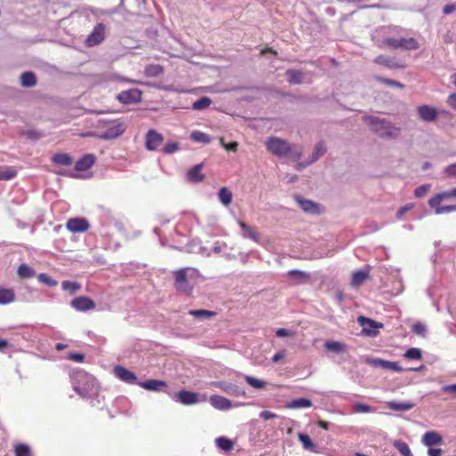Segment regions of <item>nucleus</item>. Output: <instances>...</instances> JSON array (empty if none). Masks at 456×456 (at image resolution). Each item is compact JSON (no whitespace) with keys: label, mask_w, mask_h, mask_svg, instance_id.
<instances>
[{"label":"nucleus","mask_w":456,"mask_h":456,"mask_svg":"<svg viewBox=\"0 0 456 456\" xmlns=\"http://www.w3.org/2000/svg\"><path fill=\"white\" fill-rule=\"evenodd\" d=\"M73 388L82 397L95 395L99 392L95 378L85 370H78L74 374Z\"/></svg>","instance_id":"f257e3e1"},{"label":"nucleus","mask_w":456,"mask_h":456,"mask_svg":"<svg viewBox=\"0 0 456 456\" xmlns=\"http://www.w3.org/2000/svg\"><path fill=\"white\" fill-rule=\"evenodd\" d=\"M364 121L372 132L382 138H396L400 134V128L384 118L366 117Z\"/></svg>","instance_id":"f03ea898"},{"label":"nucleus","mask_w":456,"mask_h":456,"mask_svg":"<svg viewBox=\"0 0 456 456\" xmlns=\"http://www.w3.org/2000/svg\"><path fill=\"white\" fill-rule=\"evenodd\" d=\"M266 149L273 155L278 157L292 156L295 160L301 158L300 151H293L289 142L279 137H270L267 139Z\"/></svg>","instance_id":"7ed1b4c3"},{"label":"nucleus","mask_w":456,"mask_h":456,"mask_svg":"<svg viewBox=\"0 0 456 456\" xmlns=\"http://www.w3.org/2000/svg\"><path fill=\"white\" fill-rule=\"evenodd\" d=\"M188 272L197 273V270L192 268H182L174 272V286L178 290L186 295H190L192 292L193 286L189 282Z\"/></svg>","instance_id":"20e7f679"},{"label":"nucleus","mask_w":456,"mask_h":456,"mask_svg":"<svg viewBox=\"0 0 456 456\" xmlns=\"http://www.w3.org/2000/svg\"><path fill=\"white\" fill-rule=\"evenodd\" d=\"M102 128L104 131L100 134V138L104 140L115 139L121 135L125 127L124 125L118 120L102 121Z\"/></svg>","instance_id":"39448f33"},{"label":"nucleus","mask_w":456,"mask_h":456,"mask_svg":"<svg viewBox=\"0 0 456 456\" xmlns=\"http://www.w3.org/2000/svg\"><path fill=\"white\" fill-rule=\"evenodd\" d=\"M384 44L394 49L416 50L419 48V44L413 37L394 38L387 37L384 39Z\"/></svg>","instance_id":"423d86ee"},{"label":"nucleus","mask_w":456,"mask_h":456,"mask_svg":"<svg viewBox=\"0 0 456 456\" xmlns=\"http://www.w3.org/2000/svg\"><path fill=\"white\" fill-rule=\"evenodd\" d=\"M106 27L102 23H98L86 39V45L94 47L100 45L105 39Z\"/></svg>","instance_id":"0eeeda50"},{"label":"nucleus","mask_w":456,"mask_h":456,"mask_svg":"<svg viewBox=\"0 0 456 456\" xmlns=\"http://www.w3.org/2000/svg\"><path fill=\"white\" fill-rule=\"evenodd\" d=\"M358 322L362 327V332L370 337H376L379 334L378 328H382L383 324L370 318L360 316Z\"/></svg>","instance_id":"6e6552de"},{"label":"nucleus","mask_w":456,"mask_h":456,"mask_svg":"<svg viewBox=\"0 0 456 456\" xmlns=\"http://www.w3.org/2000/svg\"><path fill=\"white\" fill-rule=\"evenodd\" d=\"M164 137L154 129H151L145 135V147L148 151H156L162 144Z\"/></svg>","instance_id":"1a4fd4ad"},{"label":"nucleus","mask_w":456,"mask_h":456,"mask_svg":"<svg viewBox=\"0 0 456 456\" xmlns=\"http://www.w3.org/2000/svg\"><path fill=\"white\" fill-rule=\"evenodd\" d=\"M70 305L79 312H86L95 308V303L94 300L86 296L75 297L71 300Z\"/></svg>","instance_id":"9d476101"},{"label":"nucleus","mask_w":456,"mask_h":456,"mask_svg":"<svg viewBox=\"0 0 456 456\" xmlns=\"http://www.w3.org/2000/svg\"><path fill=\"white\" fill-rule=\"evenodd\" d=\"M89 222L84 217H75L68 220L66 227L72 232H84L89 229Z\"/></svg>","instance_id":"9b49d317"},{"label":"nucleus","mask_w":456,"mask_h":456,"mask_svg":"<svg viewBox=\"0 0 456 456\" xmlns=\"http://www.w3.org/2000/svg\"><path fill=\"white\" fill-rule=\"evenodd\" d=\"M113 372L115 376L123 382L127 384H137L136 375L123 366L118 365L114 367Z\"/></svg>","instance_id":"f8f14e48"},{"label":"nucleus","mask_w":456,"mask_h":456,"mask_svg":"<svg viewBox=\"0 0 456 456\" xmlns=\"http://www.w3.org/2000/svg\"><path fill=\"white\" fill-rule=\"evenodd\" d=\"M142 92L139 89L123 91L118 94V100L124 104H130L141 101Z\"/></svg>","instance_id":"ddd939ff"},{"label":"nucleus","mask_w":456,"mask_h":456,"mask_svg":"<svg viewBox=\"0 0 456 456\" xmlns=\"http://www.w3.org/2000/svg\"><path fill=\"white\" fill-rule=\"evenodd\" d=\"M419 118L426 122L436 121L438 117V111L436 108L429 105H420L417 109Z\"/></svg>","instance_id":"4468645a"},{"label":"nucleus","mask_w":456,"mask_h":456,"mask_svg":"<svg viewBox=\"0 0 456 456\" xmlns=\"http://www.w3.org/2000/svg\"><path fill=\"white\" fill-rule=\"evenodd\" d=\"M176 401L184 405L199 403V395L192 391L181 390L175 395Z\"/></svg>","instance_id":"2eb2a0df"},{"label":"nucleus","mask_w":456,"mask_h":456,"mask_svg":"<svg viewBox=\"0 0 456 456\" xmlns=\"http://www.w3.org/2000/svg\"><path fill=\"white\" fill-rule=\"evenodd\" d=\"M96 158L94 154H86L79 159L75 164L77 171H86L95 163Z\"/></svg>","instance_id":"dca6fc26"},{"label":"nucleus","mask_w":456,"mask_h":456,"mask_svg":"<svg viewBox=\"0 0 456 456\" xmlns=\"http://www.w3.org/2000/svg\"><path fill=\"white\" fill-rule=\"evenodd\" d=\"M296 200L305 212L310 214L321 213V207L319 204L308 200L300 199L298 197L296 198Z\"/></svg>","instance_id":"f3484780"},{"label":"nucleus","mask_w":456,"mask_h":456,"mask_svg":"<svg viewBox=\"0 0 456 456\" xmlns=\"http://www.w3.org/2000/svg\"><path fill=\"white\" fill-rule=\"evenodd\" d=\"M456 198V187L446 191H443L441 193H437L429 199L428 204L429 206H438L441 205L442 201L446 199Z\"/></svg>","instance_id":"a211bd4d"},{"label":"nucleus","mask_w":456,"mask_h":456,"mask_svg":"<svg viewBox=\"0 0 456 456\" xmlns=\"http://www.w3.org/2000/svg\"><path fill=\"white\" fill-rule=\"evenodd\" d=\"M203 164H198L190 168L186 174V178L189 182L199 183L203 181L205 175L201 173Z\"/></svg>","instance_id":"6ab92c4d"},{"label":"nucleus","mask_w":456,"mask_h":456,"mask_svg":"<svg viewBox=\"0 0 456 456\" xmlns=\"http://www.w3.org/2000/svg\"><path fill=\"white\" fill-rule=\"evenodd\" d=\"M209 402L211 405L217 410H227L232 407L231 401L222 395H211Z\"/></svg>","instance_id":"aec40b11"},{"label":"nucleus","mask_w":456,"mask_h":456,"mask_svg":"<svg viewBox=\"0 0 456 456\" xmlns=\"http://www.w3.org/2000/svg\"><path fill=\"white\" fill-rule=\"evenodd\" d=\"M442 442V436L436 431L426 432L422 437V443L428 447L440 444Z\"/></svg>","instance_id":"412c9836"},{"label":"nucleus","mask_w":456,"mask_h":456,"mask_svg":"<svg viewBox=\"0 0 456 456\" xmlns=\"http://www.w3.org/2000/svg\"><path fill=\"white\" fill-rule=\"evenodd\" d=\"M141 387L151 390V391H159L162 387H167L165 381L159 379H149L143 382L137 383Z\"/></svg>","instance_id":"4be33fe9"},{"label":"nucleus","mask_w":456,"mask_h":456,"mask_svg":"<svg viewBox=\"0 0 456 456\" xmlns=\"http://www.w3.org/2000/svg\"><path fill=\"white\" fill-rule=\"evenodd\" d=\"M370 277L369 271L360 270L354 272L352 274L351 285L353 287L358 288L360 287L368 278Z\"/></svg>","instance_id":"5701e85b"},{"label":"nucleus","mask_w":456,"mask_h":456,"mask_svg":"<svg viewBox=\"0 0 456 456\" xmlns=\"http://www.w3.org/2000/svg\"><path fill=\"white\" fill-rule=\"evenodd\" d=\"M324 347L327 351L340 354L346 351V346L339 341L329 340L324 344Z\"/></svg>","instance_id":"b1692460"},{"label":"nucleus","mask_w":456,"mask_h":456,"mask_svg":"<svg viewBox=\"0 0 456 456\" xmlns=\"http://www.w3.org/2000/svg\"><path fill=\"white\" fill-rule=\"evenodd\" d=\"M313 405L312 401L307 398H297L294 399L287 403V408L289 409H299V408H309Z\"/></svg>","instance_id":"393cba45"},{"label":"nucleus","mask_w":456,"mask_h":456,"mask_svg":"<svg viewBox=\"0 0 456 456\" xmlns=\"http://www.w3.org/2000/svg\"><path fill=\"white\" fill-rule=\"evenodd\" d=\"M15 293L12 289H0V305H6L13 302Z\"/></svg>","instance_id":"a878e982"},{"label":"nucleus","mask_w":456,"mask_h":456,"mask_svg":"<svg viewBox=\"0 0 456 456\" xmlns=\"http://www.w3.org/2000/svg\"><path fill=\"white\" fill-rule=\"evenodd\" d=\"M375 362L377 365L380 366L383 369H388V370H392L397 371V372L404 370V369L402 368L399 365V363L396 362H390V361H386V360H382V359H378L375 361Z\"/></svg>","instance_id":"bb28decb"},{"label":"nucleus","mask_w":456,"mask_h":456,"mask_svg":"<svg viewBox=\"0 0 456 456\" xmlns=\"http://www.w3.org/2000/svg\"><path fill=\"white\" fill-rule=\"evenodd\" d=\"M53 162L60 166H70L73 162L72 158L67 153H56L52 159Z\"/></svg>","instance_id":"cd10ccee"},{"label":"nucleus","mask_w":456,"mask_h":456,"mask_svg":"<svg viewBox=\"0 0 456 456\" xmlns=\"http://www.w3.org/2000/svg\"><path fill=\"white\" fill-rule=\"evenodd\" d=\"M20 83L24 87H32L37 84V77L33 72H24L20 76Z\"/></svg>","instance_id":"c85d7f7f"},{"label":"nucleus","mask_w":456,"mask_h":456,"mask_svg":"<svg viewBox=\"0 0 456 456\" xmlns=\"http://www.w3.org/2000/svg\"><path fill=\"white\" fill-rule=\"evenodd\" d=\"M387 407L393 411H409L414 407V403L411 402H388Z\"/></svg>","instance_id":"c756f323"},{"label":"nucleus","mask_w":456,"mask_h":456,"mask_svg":"<svg viewBox=\"0 0 456 456\" xmlns=\"http://www.w3.org/2000/svg\"><path fill=\"white\" fill-rule=\"evenodd\" d=\"M17 273L20 279L32 278L36 274L35 271L26 264H22L18 267Z\"/></svg>","instance_id":"7c9ffc66"},{"label":"nucleus","mask_w":456,"mask_h":456,"mask_svg":"<svg viewBox=\"0 0 456 456\" xmlns=\"http://www.w3.org/2000/svg\"><path fill=\"white\" fill-rule=\"evenodd\" d=\"M17 175V171L12 167H0V180L8 181Z\"/></svg>","instance_id":"2f4dec72"},{"label":"nucleus","mask_w":456,"mask_h":456,"mask_svg":"<svg viewBox=\"0 0 456 456\" xmlns=\"http://www.w3.org/2000/svg\"><path fill=\"white\" fill-rule=\"evenodd\" d=\"M188 314L196 318L208 319L215 317L216 313L214 311L199 309V310H190Z\"/></svg>","instance_id":"473e14b6"},{"label":"nucleus","mask_w":456,"mask_h":456,"mask_svg":"<svg viewBox=\"0 0 456 456\" xmlns=\"http://www.w3.org/2000/svg\"><path fill=\"white\" fill-rule=\"evenodd\" d=\"M144 72L148 77H158L164 72V69L159 64H150L145 67Z\"/></svg>","instance_id":"72a5a7b5"},{"label":"nucleus","mask_w":456,"mask_h":456,"mask_svg":"<svg viewBox=\"0 0 456 456\" xmlns=\"http://www.w3.org/2000/svg\"><path fill=\"white\" fill-rule=\"evenodd\" d=\"M220 201L224 206H229L232 203V194L226 187H222L218 192Z\"/></svg>","instance_id":"f704fd0d"},{"label":"nucleus","mask_w":456,"mask_h":456,"mask_svg":"<svg viewBox=\"0 0 456 456\" xmlns=\"http://www.w3.org/2000/svg\"><path fill=\"white\" fill-rule=\"evenodd\" d=\"M216 444L220 449H222L225 452L231 451L234 445L233 442L231 439L224 437V436L216 438Z\"/></svg>","instance_id":"c9c22d12"},{"label":"nucleus","mask_w":456,"mask_h":456,"mask_svg":"<svg viewBox=\"0 0 456 456\" xmlns=\"http://www.w3.org/2000/svg\"><path fill=\"white\" fill-rule=\"evenodd\" d=\"M298 440L301 442L303 447L306 450L314 452L315 451V444L313 443L310 436L306 434L299 433L298 434Z\"/></svg>","instance_id":"e433bc0d"},{"label":"nucleus","mask_w":456,"mask_h":456,"mask_svg":"<svg viewBox=\"0 0 456 456\" xmlns=\"http://www.w3.org/2000/svg\"><path fill=\"white\" fill-rule=\"evenodd\" d=\"M289 84H300L302 82V72L295 69H289L286 72Z\"/></svg>","instance_id":"4c0bfd02"},{"label":"nucleus","mask_w":456,"mask_h":456,"mask_svg":"<svg viewBox=\"0 0 456 456\" xmlns=\"http://www.w3.org/2000/svg\"><path fill=\"white\" fill-rule=\"evenodd\" d=\"M244 379L250 387L256 389H264L266 387L265 381L258 379L252 376H245Z\"/></svg>","instance_id":"58836bf2"},{"label":"nucleus","mask_w":456,"mask_h":456,"mask_svg":"<svg viewBox=\"0 0 456 456\" xmlns=\"http://www.w3.org/2000/svg\"><path fill=\"white\" fill-rule=\"evenodd\" d=\"M213 385L230 395H234L237 391L235 385L224 381L214 382Z\"/></svg>","instance_id":"ea45409f"},{"label":"nucleus","mask_w":456,"mask_h":456,"mask_svg":"<svg viewBox=\"0 0 456 456\" xmlns=\"http://www.w3.org/2000/svg\"><path fill=\"white\" fill-rule=\"evenodd\" d=\"M61 288L63 290L69 291L73 295L81 289V285L77 281H64L61 283Z\"/></svg>","instance_id":"a19ab883"},{"label":"nucleus","mask_w":456,"mask_h":456,"mask_svg":"<svg viewBox=\"0 0 456 456\" xmlns=\"http://www.w3.org/2000/svg\"><path fill=\"white\" fill-rule=\"evenodd\" d=\"M288 275L300 282H306L309 280V274L300 270H290Z\"/></svg>","instance_id":"79ce46f5"},{"label":"nucleus","mask_w":456,"mask_h":456,"mask_svg":"<svg viewBox=\"0 0 456 456\" xmlns=\"http://www.w3.org/2000/svg\"><path fill=\"white\" fill-rule=\"evenodd\" d=\"M239 225L247 233V236L248 238H250L254 241H258L259 240V235L257 234L256 232H255L253 230L252 227H250L249 225H248L246 223H244L242 221L239 222Z\"/></svg>","instance_id":"37998d69"},{"label":"nucleus","mask_w":456,"mask_h":456,"mask_svg":"<svg viewBox=\"0 0 456 456\" xmlns=\"http://www.w3.org/2000/svg\"><path fill=\"white\" fill-rule=\"evenodd\" d=\"M212 101L208 97H201L192 104V109L196 110H201L210 106Z\"/></svg>","instance_id":"c03bdc74"},{"label":"nucleus","mask_w":456,"mask_h":456,"mask_svg":"<svg viewBox=\"0 0 456 456\" xmlns=\"http://www.w3.org/2000/svg\"><path fill=\"white\" fill-rule=\"evenodd\" d=\"M393 444L395 448H396L402 455L411 456L410 447L405 442L397 440L395 441Z\"/></svg>","instance_id":"a18cd8bd"},{"label":"nucleus","mask_w":456,"mask_h":456,"mask_svg":"<svg viewBox=\"0 0 456 456\" xmlns=\"http://www.w3.org/2000/svg\"><path fill=\"white\" fill-rule=\"evenodd\" d=\"M191 138L194 142H203V143H209L211 142L210 137L207 134L200 132V131L192 132L191 134Z\"/></svg>","instance_id":"49530a36"},{"label":"nucleus","mask_w":456,"mask_h":456,"mask_svg":"<svg viewBox=\"0 0 456 456\" xmlns=\"http://www.w3.org/2000/svg\"><path fill=\"white\" fill-rule=\"evenodd\" d=\"M403 357L409 360H420L422 358V354L420 349L411 347L403 354Z\"/></svg>","instance_id":"de8ad7c7"},{"label":"nucleus","mask_w":456,"mask_h":456,"mask_svg":"<svg viewBox=\"0 0 456 456\" xmlns=\"http://www.w3.org/2000/svg\"><path fill=\"white\" fill-rule=\"evenodd\" d=\"M432 208H435V213L436 215H442L445 213H450L452 211H456V205H450V206H430Z\"/></svg>","instance_id":"09e8293b"},{"label":"nucleus","mask_w":456,"mask_h":456,"mask_svg":"<svg viewBox=\"0 0 456 456\" xmlns=\"http://www.w3.org/2000/svg\"><path fill=\"white\" fill-rule=\"evenodd\" d=\"M14 452L16 456H31L29 447L24 444H17Z\"/></svg>","instance_id":"8fccbe9b"},{"label":"nucleus","mask_w":456,"mask_h":456,"mask_svg":"<svg viewBox=\"0 0 456 456\" xmlns=\"http://www.w3.org/2000/svg\"><path fill=\"white\" fill-rule=\"evenodd\" d=\"M411 331L418 336L424 337L427 331V328L424 323L419 322L411 326Z\"/></svg>","instance_id":"3c124183"},{"label":"nucleus","mask_w":456,"mask_h":456,"mask_svg":"<svg viewBox=\"0 0 456 456\" xmlns=\"http://www.w3.org/2000/svg\"><path fill=\"white\" fill-rule=\"evenodd\" d=\"M37 279L40 282L48 285L49 287H55L57 285V281L52 279L46 273H40L37 275Z\"/></svg>","instance_id":"603ef678"},{"label":"nucleus","mask_w":456,"mask_h":456,"mask_svg":"<svg viewBox=\"0 0 456 456\" xmlns=\"http://www.w3.org/2000/svg\"><path fill=\"white\" fill-rule=\"evenodd\" d=\"M326 152V147L323 142H320L316 144L314 149V153L313 157V161L317 160L321 156H322Z\"/></svg>","instance_id":"864d4df0"},{"label":"nucleus","mask_w":456,"mask_h":456,"mask_svg":"<svg viewBox=\"0 0 456 456\" xmlns=\"http://www.w3.org/2000/svg\"><path fill=\"white\" fill-rule=\"evenodd\" d=\"M179 150V144L175 142H168L163 147V152L166 154H172Z\"/></svg>","instance_id":"5fc2aeb1"},{"label":"nucleus","mask_w":456,"mask_h":456,"mask_svg":"<svg viewBox=\"0 0 456 456\" xmlns=\"http://www.w3.org/2000/svg\"><path fill=\"white\" fill-rule=\"evenodd\" d=\"M374 62L377 64L384 65V66L390 67V68L394 67L391 60L388 57H387L386 55H379L374 60Z\"/></svg>","instance_id":"6e6d98bb"},{"label":"nucleus","mask_w":456,"mask_h":456,"mask_svg":"<svg viewBox=\"0 0 456 456\" xmlns=\"http://www.w3.org/2000/svg\"><path fill=\"white\" fill-rule=\"evenodd\" d=\"M219 141H220L221 145H222L224 149H226L227 151H233V152L237 151V150H238V142H230V143H225V142H224V138H223V137H221V138L219 139Z\"/></svg>","instance_id":"4d7b16f0"},{"label":"nucleus","mask_w":456,"mask_h":456,"mask_svg":"<svg viewBox=\"0 0 456 456\" xmlns=\"http://www.w3.org/2000/svg\"><path fill=\"white\" fill-rule=\"evenodd\" d=\"M354 408L355 412L367 413V412L371 411V407L370 405L361 403H355Z\"/></svg>","instance_id":"13d9d810"},{"label":"nucleus","mask_w":456,"mask_h":456,"mask_svg":"<svg viewBox=\"0 0 456 456\" xmlns=\"http://www.w3.org/2000/svg\"><path fill=\"white\" fill-rule=\"evenodd\" d=\"M444 174L447 177H456V163L447 166L444 169Z\"/></svg>","instance_id":"bf43d9fd"},{"label":"nucleus","mask_w":456,"mask_h":456,"mask_svg":"<svg viewBox=\"0 0 456 456\" xmlns=\"http://www.w3.org/2000/svg\"><path fill=\"white\" fill-rule=\"evenodd\" d=\"M378 80L382 82V83H384V84H386V85L395 86V87H398V88H403L404 87V86L403 84H401L400 82H397L395 80H392V79H388V78H384V77H379Z\"/></svg>","instance_id":"052dcab7"},{"label":"nucleus","mask_w":456,"mask_h":456,"mask_svg":"<svg viewBox=\"0 0 456 456\" xmlns=\"http://www.w3.org/2000/svg\"><path fill=\"white\" fill-rule=\"evenodd\" d=\"M413 208L412 204L405 205L400 208L396 213V218L401 219L408 211H410Z\"/></svg>","instance_id":"680f3d73"},{"label":"nucleus","mask_w":456,"mask_h":456,"mask_svg":"<svg viewBox=\"0 0 456 456\" xmlns=\"http://www.w3.org/2000/svg\"><path fill=\"white\" fill-rule=\"evenodd\" d=\"M429 190L428 185H421L415 189L414 194L416 197L420 198L423 197Z\"/></svg>","instance_id":"e2e57ef3"},{"label":"nucleus","mask_w":456,"mask_h":456,"mask_svg":"<svg viewBox=\"0 0 456 456\" xmlns=\"http://www.w3.org/2000/svg\"><path fill=\"white\" fill-rule=\"evenodd\" d=\"M68 358L77 362H82L85 359V355L81 353H69Z\"/></svg>","instance_id":"0e129e2a"},{"label":"nucleus","mask_w":456,"mask_h":456,"mask_svg":"<svg viewBox=\"0 0 456 456\" xmlns=\"http://www.w3.org/2000/svg\"><path fill=\"white\" fill-rule=\"evenodd\" d=\"M260 417L263 419H276L278 416L277 414L272 412V411H263L260 412Z\"/></svg>","instance_id":"69168bd1"},{"label":"nucleus","mask_w":456,"mask_h":456,"mask_svg":"<svg viewBox=\"0 0 456 456\" xmlns=\"http://www.w3.org/2000/svg\"><path fill=\"white\" fill-rule=\"evenodd\" d=\"M447 103L452 109L456 110V93H452L448 96Z\"/></svg>","instance_id":"338daca9"},{"label":"nucleus","mask_w":456,"mask_h":456,"mask_svg":"<svg viewBox=\"0 0 456 456\" xmlns=\"http://www.w3.org/2000/svg\"><path fill=\"white\" fill-rule=\"evenodd\" d=\"M442 454H443V450L440 448L429 447V449L428 451V456H442Z\"/></svg>","instance_id":"774afa93"}]
</instances>
